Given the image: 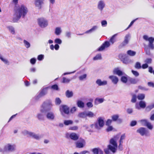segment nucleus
I'll return each instance as SVG.
<instances>
[{"mask_svg":"<svg viewBox=\"0 0 154 154\" xmlns=\"http://www.w3.org/2000/svg\"><path fill=\"white\" fill-rule=\"evenodd\" d=\"M66 96L68 98H70L73 96V94L72 91H70L69 90H67L65 93Z\"/></svg>","mask_w":154,"mask_h":154,"instance_id":"obj_25","label":"nucleus"},{"mask_svg":"<svg viewBox=\"0 0 154 154\" xmlns=\"http://www.w3.org/2000/svg\"><path fill=\"white\" fill-rule=\"evenodd\" d=\"M101 23L102 26L103 27L106 26L107 25V21L105 20L102 21Z\"/></svg>","mask_w":154,"mask_h":154,"instance_id":"obj_60","label":"nucleus"},{"mask_svg":"<svg viewBox=\"0 0 154 154\" xmlns=\"http://www.w3.org/2000/svg\"><path fill=\"white\" fill-rule=\"evenodd\" d=\"M46 118L50 120H53L55 118L54 113L51 111L47 112L45 115Z\"/></svg>","mask_w":154,"mask_h":154,"instance_id":"obj_13","label":"nucleus"},{"mask_svg":"<svg viewBox=\"0 0 154 154\" xmlns=\"http://www.w3.org/2000/svg\"><path fill=\"white\" fill-rule=\"evenodd\" d=\"M113 73L114 74L117 75L119 76H121L124 74V73L120 70L119 68H115L113 71Z\"/></svg>","mask_w":154,"mask_h":154,"instance_id":"obj_16","label":"nucleus"},{"mask_svg":"<svg viewBox=\"0 0 154 154\" xmlns=\"http://www.w3.org/2000/svg\"><path fill=\"white\" fill-rule=\"evenodd\" d=\"M143 38L145 41H149V47L152 50L154 49V45L153 43L154 41V38L152 37H149L147 35H145L143 36Z\"/></svg>","mask_w":154,"mask_h":154,"instance_id":"obj_6","label":"nucleus"},{"mask_svg":"<svg viewBox=\"0 0 154 154\" xmlns=\"http://www.w3.org/2000/svg\"><path fill=\"white\" fill-rule=\"evenodd\" d=\"M96 83L99 86H104L107 85V82L106 80L102 81L100 79H97L96 81Z\"/></svg>","mask_w":154,"mask_h":154,"instance_id":"obj_19","label":"nucleus"},{"mask_svg":"<svg viewBox=\"0 0 154 154\" xmlns=\"http://www.w3.org/2000/svg\"><path fill=\"white\" fill-rule=\"evenodd\" d=\"M102 59L101 54H97L95 57L93 58V60H96Z\"/></svg>","mask_w":154,"mask_h":154,"instance_id":"obj_35","label":"nucleus"},{"mask_svg":"<svg viewBox=\"0 0 154 154\" xmlns=\"http://www.w3.org/2000/svg\"><path fill=\"white\" fill-rule=\"evenodd\" d=\"M44 55L42 54L39 55L38 57V59L39 60H42L44 58Z\"/></svg>","mask_w":154,"mask_h":154,"instance_id":"obj_64","label":"nucleus"},{"mask_svg":"<svg viewBox=\"0 0 154 154\" xmlns=\"http://www.w3.org/2000/svg\"><path fill=\"white\" fill-rule=\"evenodd\" d=\"M106 4L103 0H100L97 3V8L100 11H102L105 7Z\"/></svg>","mask_w":154,"mask_h":154,"instance_id":"obj_12","label":"nucleus"},{"mask_svg":"<svg viewBox=\"0 0 154 154\" xmlns=\"http://www.w3.org/2000/svg\"><path fill=\"white\" fill-rule=\"evenodd\" d=\"M52 106L51 102L49 100H47L43 103L41 106L40 112H44L50 110Z\"/></svg>","mask_w":154,"mask_h":154,"instance_id":"obj_2","label":"nucleus"},{"mask_svg":"<svg viewBox=\"0 0 154 154\" xmlns=\"http://www.w3.org/2000/svg\"><path fill=\"white\" fill-rule=\"evenodd\" d=\"M131 38L130 34L128 33L126 34L124 37V41L119 45V48H121L127 45L129 43Z\"/></svg>","mask_w":154,"mask_h":154,"instance_id":"obj_7","label":"nucleus"},{"mask_svg":"<svg viewBox=\"0 0 154 154\" xmlns=\"http://www.w3.org/2000/svg\"><path fill=\"white\" fill-rule=\"evenodd\" d=\"M131 72L136 77H137L139 75V73L137 71L132 70Z\"/></svg>","mask_w":154,"mask_h":154,"instance_id":"obj_58","label":"nucleus"},{"mask_svg":"<svg viewBox=\"0 0 154 154\" xmlns=\"http://www.w3.org/2000/svg\"><path fill=\"white\" fill-rule=\"evenodd\" d=\"M63 80L62 81V82L63 83H69L70 81L72 79H68L66 78L65 77L63 78Z\"/></svg>","mask_w":154,"mask_h":154,"instance_id":"obj_49","label":"nucleus"},{"mask_svg":"<svg viewBox=\"0 0 154 154\" xmlns=\"http://www.w3.org/2000/svg\"><path fill=\"white\" fill-rule=\"evenodd\" d=\"M23 43L25 46L26 48H28L30 47V43L26 40H23Z\"/></svg>","mask_w":154,"mask_h":154,"instance_id":"obj_42","label":"nucleus"},{"mask_svg":"<svg viewBox=\"0 0 154 154\" xmlns=\"http://www.w3.org/2000/svg\"><path fill=\"white\" fill-rule=\"evenodd\" d=\"M112 120L114 121H116L118 119L119 116L118 115H114L111 117Z\"/></svg>","mask_w":154,"mask_h":154,"instance_id":"obj_50","label":"nucleus"},{"mask_svg":"<svg viewBox=\"0 0 154 154\" xmlns=\"http://www.w3.org/2000/svg\"><path fill=\"white\" fill-rule=\"evenodd\" d=\"M87 77L86 74H84L82 75H81L79 77V79L81 81H82L84 79H85Z\"/></svg>","mask_w":154,"mask_h":154,"instance_id":"obj_53","label":"nucleus"},{"mask_svg":"<svg viewBox=\"0 0 154 154\" xmlns=\"http://www.w3.org/2000/svg\"><path fill=\"white\" fill-rule=\"evenodd\" d=\"M45 0H34V4L35 6L38 9H41L44 4Z\"/></svg>","mask_w":154,"mask_h":154,"instance_id":"obj_10","label":"nucleus"},{"mask_svg":"<svg viewBox=\"0 0 154 154\" xmlns=\"http://www.w3.org/2000/svg\"><path fill=\"white\" fill-rule=\"evenodd\" d=\"M139 122L142 125L146 126L149 122L146 119H143L140 120Z\"/></svg>","mask_w":154,"mask_h":154,"instance_id":"obj_33","label":"nucleus"},{"mask_svg":"<svg viewBox=\"0 0 154 154\" xmlns=\"http://www.w3.org/2000/svg\"><path fill=\"white\" fill-rule=\"evenodd\" d=\"M117 35V34H116L114 35L110 38L109 41L112 44L114 43V42L116 41L115 37Z\"/></svg>","mask_w":154,"mask_h":154,"instance_id":"obj_41","label":"nucleus"},{"mask_svg":"<svg viewBox=\"0 0 154 154\" xmlns=\"http://www.w3.org/2000/svg\"><path fill=\"white\" fill-rule=\"evenodd\" d=\"M78 106L80 108H83L84 107V103L82 101L79 100L77 102Z\"/></svg>","mask_w":154,"mask_h":154,"instance_id":"obj_27","label":"nucleus"},{"mask_svg":"<svg viewBox=\"0 0 154 154\" xmlns=\"http://www.w3.org/2000/svg\"><path fill=\"white\" fill-rule=\"evenodd\" d=\"M49 87H47L42 88L39 91V93L42 97H43L48 93V90L49 88Z\"/></svg>","mask_w":154,"mask_h":154,"instance_id":"obj_21","label":"nucleus"},{"mask_svg":"<svg viewBox=\"0 0 154 154\" xmlns=\"http://www.w3.org/2000/svg\"><path fill=\"white\" fill-rule=\"evenodd\" d=\"M119 57L124 63L128 64L132 62V60L128 58V56L126 54H120Z\"/></svg>","mask_w":154,"mask_h":154,"instance_id":"obj_5","label":"nucleus"},{"mask_svg":"<svg viewBox=\"0 0 154 154\" xmlns=\"http://www.w3.org/2000/svg\"><path fill=\"white\" fill-rule=\"evenodd\" d=\"M103 119L101 117H99L97 121L94 122L95 128L100 130L104 125Z\"/></svg>","mask_w":154,"mask_h":154,"instance_id":"obj_3","label":"nucleus"},{"mask_svg":"<svg viewBox=\"0 0 154 154\" xmlns=\"http://www.w3.org/2000/svg\"><path fill=\"white\" fill-rule=\"evenodd\" d=\"M37 22L39 26L42 28L46 27L48 25V22L47 20L43 17H41L37 19Z\"/></svg>","mask_w":154,"mask_h":154,"instance_id":"obj_4","label":"nucleus"},{"mask_svg":"<svg viewBox=\"0 0 154 154\" xmlns=\"http://www.w3.org/2000/svg\"><path fill=\"white\" fill-rule=\"evenodd\" d=\"M73 121L71 120H65L64 121V124L66 125H68L73 123Z\"/></svg>","mask_w":154,"mask_h":154,"instance_id":"obj_37","label":"nucleus"},{"mask_svg":"<svg viewBox=\"0 0 154 154\" xmlns=\"http://www.w3.org/2000/svg\"><path fill=\"white\" fill-rule=\"evenodd\" d=\"M127 54L131 56H134L135 55L136 52L131 50H129L127 51Z\"/></svg>","mask_w":154,"mask_h":154,"instance_id":"obj_34","label":"nucleus"},{"mask_svg":"<svg viewBox=\"0 0 154 154\" xmlns=\"http://www.w3.org/2000/svg\"><path fill=\"white\" fill-rule=\"evenodd\" d=\"M60 111L61 115L64 116V114H68L69 112V107L66 105L61 106L60 107Z\"/></svg>","mask_w":154,"mask_h":154,"instance_id":"obj_8","label":"nucleus"},{"mask_svg":"<svg viewBox=\"0 0 154 154\" xmlns=\"http://www.w3.org/2000/svg\"><path fill=\"white\" fill-rule=\"evenodd\" d=\"M139 105L140 107L145 108L146 106V103L144 101H141L139 103Z\"/></svg>","mask_w":154,"mask_h":154,"instance_id":"obj_39","label":"nucleus"},{"mask_svg":"<svg viewBox=\"0 0 154 154\" xmlns=\"http://www.w3.org/2000/svg\"><path fill=\"white\" fill-rule=\"evenodd\" d=\"M0 59L5 64H7L8 65L9 64V62L8 60L4 58L1 54H0Z\"/></svg>","mask_w":154,"mask_h":154,"instance_id":"obj_28","label":"nucleus"},{"mask_svg":"<svg viewBox=\"0 0 154 154\" xmlns=\"http://www.w3.org/2000/svg\"><path fill=\"white\" fill-rule=\"evenodd\" d=\"M109 78L111 80L112 83L114 84H116L119 81L118 78L116 76L110 75L109 77Z\"/></svg>","mask_w":154,"mask_h":154,"instance_id":"obj_18","label":"nucleus"},{"mask_svg":"<svg viewBox=\"0 0 154 154\" xmlns=\"http://www.w3.org/2000/svg\"><path fill=\"white\" fill-rule=\"evenodd\" d=\"M92 151L93 154H103V151L99 148L93 149Z\"/></svg>","mask_w":154,"mask_h":154,"instance_id":"obj_20","label":"nucleus"},{"mask_svg":"<svg viewBox=\"0 0 154 154\" xmlns=\"http://www.w3.org/2000/svg\"><path fill=\"white\" fill-rule=\"evenodd\" d=\"M71 32H70L67 31L65 33V36L68 38H71Z\"/></svg>","mask_w":154,"mask_h":154,"instance_id":"obj_57","label":"nucleus"},{"mask_svg":"<svg viewBox=\"0 0 154 154\" xmlns=\"http://www.w3.org/2000/svg\"><path fill=\"white\" fill-rule=\"evenodd\" d=\"M62 42V40L59 38H56L54 40V42L56 43V44H61Z\"/></svg>","mask_w":154,"mask_h":154,"instance_id":"obj_55","label":"nucleus"},{"mask_svg":"<svg viewBox=\"0 0 154 154\" xmlns=\"http://www.w3.org/2000/svg\"><path fill=\"white\" fill-rule=\"evenodd\" d=\"M121 80L122 82L124 83H126L127 82L128 79L125 76H122L121 78Z\"/></svg>","mask_w":154,"mask_h":154,"instance_id":"obj_45","label":"nucleus"},{"mask_svg":"<svg viewBox=\"0 0 154 154\" xmlns=\"http://www.w3.org/2000/svg\"><path fill=\"white\" fill-rule=\"evenodd\" d=\"M51 88L55 90H58L59 89L58 87L57 84L52 85L51 86Z\"/></svg>","mask_w":154,"mask_h":154,"instance_id":"obj_56","label":"nucleus"},{"mask_svg":"<svg viewBox=\"0 0 154 154\" xmlns=\"http://www.w3.org/2000/svg\"><path fill=\"white\" fill-rule=\"evenodd\" d=\"M78 116L81 118H84L86 117V111L80 112L79 113Z\"/></svg>","mask_w":154,"mask_h":154,"instance_id":"obj_32","label":"nucleus"},{"mask_svg":"<svg viewBox=\"0 0 154 154\" xmlns=\"http://www.w3.org/2000/svg\"><path fill=\"white\" fill-rule=\"evenodd\" d=\"M10 32L13 34H14L15 31L14 28L12 26H8L7 27Z\"/></svg>","mask_w":154,"mask_h":154,"instance_id":"obj_29","label":"nucleus"},{"mask_svg":"<svg viewBox=\"0 0 154 154\" xmlns=\"http://www.w3.org/2000/svg\"><path fill=\"white\" fill-rule=\"evenodd\" d=\"M86 116H88L89 118H92L96 116L95 114L90 111H86Z\"/></svg>","mask_w":154,"mask_h":154,"instance_id":"obj_26","label":"nucleus"},{"mask_svg":"<svg viewBox=\"0 0 154 154\" xmlns=\"http://www.w3.org/2000/svg\"><path fill=\"white\" fill-rule=\"evenodd\" d=\"M120 137L119 134H117L111 139L110 140V143L111 144H117V141Z\"/></svg>","mask_w":154,"mask_h":154,"instance_id":"obj_15","label":"nucleus"},{"mask_svg":"<svg viewBox=\"0 0 154 154\" xmlns=\"http://www.w3.org/2000/svg\"><path fill=\"white\" fill-rule=\"evenodd\" d=\"M105 100L104 98H96L94 100V103L95 105H97L99 104L103 103Z\"/></svg>","mask_w":154,"mask_h":154,"instance_id":"obj_22","label":"nucleus"},{"mask_svg":"<svg viewBox=\"0 0 154 154\" xmlns=\"http://www.w3.org/2000/svg\"><path fill=\"white\" fill-rule=\"evenodd\" d=\"M153 108H154V103L147 106L146 108V110L147 111H149Z\"/></svg>","mask_w":154,"mask_h":154,"instance_id":"obj_43","label":"nucleus"},{"mask_svg":"<svg viewBox=\"0 0 154 154\" xmlns=\"http://www.w3.org/2000/svg\"><path fill=\"white\" fill-rule=\"evenodd\" d=\"M125 134H123L121 136L119 140V144H122L123 143V140L125 138Z\"/></svg>","mask_w":154,"mask_h":154,"instance_id":"obj_38","label":"nucleus"},{"mask_svg":"<svg viewBox=\"0 0 154 154\" xmlns=\"http://www.w3.org/2000/svg\"><path fill=\"white\" fill-rule=\"evenodd\" d=\"M86 142L84 140L80 138L76 144H85Z\"/></svg>","mask_w":154,"mask_h":154,"instance_id":"obj_36","label":"nucleus"},{"mask_svg":"<svg viewBox=\"0 0 154 154\" xmlns=\"http://www.w3.org/2000/svg\"><path fill=\"white\" fill-rule=\"evenodd\" d=\"M31 132H29L27 130H25L22 132V133L25 136L28 135V136H27L29 137Z\"/></svg>","mask_w":154,"mask_h":154,"instance_id":"obj_48","label":"nucleus"},{"mask_svg":"<svg viewBox=\"0 0 154 154\" xmlns=\"http://www.w3.org/2000/svg\"><path fill=\"white\" fill-rule=\"evenodd\" d=\"M42 97V96L39 93L38 95H36L34 97L33 99L37 101Z\"/></svg>","mask_w":154,"mask_h":154,"instance_id":"obj_52","label":"nucleus"},{"mask_svg":"<svg viewBox=\"0 0 154 154\" xmlns=\"http://www.w3.org/2000/svg\"><path fill=\"white\" fill-rule=\"evenodd\" d=\"M98 26H93L91 29L86 31L85 32V33H91L95 31L98 28Z\"/></svg>","mask_w":154,"mask_h":154,"instance_id":"obj_24","label":"nucleus"},{"mask_svg":"<svg viewBox=\"0 0 154 154\" xmlns=\"http://www.w3.org/2000/svg\"><path fill=\"white\" fill-rule=\"evenodd\" d=\"M83 127L85 128L89 132H93L94 131L92 129H91V128H90L87 125H84Z\"/></svg>","mask_w":154,"mask_h":154,"instance_id":"obj_51","label":"nucleus"},{"mask_svg":"<svg viewBox=\"0 0 154 154\" xmlns=\"http://www.w3.org/2000/svg\"><path fill=\"white\" fill-rule=\"evenodd\" d=\"M134 67L137 69H140L141 67L140 63L139 62H136L135 65Z\"/></svg>","mask_w":154,"mask_h":154,"instance_id":"obj_47","label":"nucleus"},{"mask_svg":"<svg viewBox=\"0 0 154 154\" xmlns=\"http://www.w3.org/2000/svg\"><path fill=\"white\" fill-rule=\"evenodd\" d=\"M61 101L60 99L59 98H56L55 100V104L56 105H59L60 104Z\"/></svg>","mask_w":154,"mask_h":154,"instance_id":"obj_59","label":"nucleus"},{"mask_svg":"<svg viewBox=\"0 0 154 154\" xmlns=\"http://www.w3.org/2000/svg\"><path fill=\"white\" fill-rule=\"evenodd\" d=\"M37 117L40 120H44V115L41 113H39L37 114Z\"/></svg>","mask_w":154,"mask_h":154,"instance_id":"obj_31","label":"nucleus"},{"mask_svg":"<svg viewBox=\"0 0 154 154\" xmlns=\"http://www.w3.org/2000/svg\"><path fill=\"white\" fill-rule=\"evenodd\" d=\"M130 82L132 84H136L138 82L139 79L137 78H130L129 79Z\"/></svg>","mask_w":154,"mask_h":154,"instance_id":"obj_23","label":"nucleus"},{"mask_svg":"<svg viewBox=\"0 0 154 154\" xmlns=\"http://www.w3.org/2000/svg\"><path fill=\"white\" fill-rule=\"evenodd\" d=\"M62 32L61 28L60 27H56L55 29V33L57 35H59Z\"/></svg>","mask_w":154,"mask_h":154,"instance_id":"obj_30","label":"nucleus"},{"mask_svg":"<svg viewBox=\"0 0 154 154\" xmlns=\"http://www.w3.org/2000/svg\"><path fill=\"white\" fill-rule=\"evenodd\" d=\"M28 11L27 8L24 5H22L18 7L16 6L13 20L14 22H17L21 17L24 18L27 14Z\"/></svg>","mask_w":154,"mask_h":154,"instance_id":"obj_1","label":"nucleus"},{"mask_svg":"<svg viewBox=\"0 0 154 154\" xmlns=\"http://www.w3.org/2000/svg\"><path fill=\"white\" fill-rule=\"evenodd\" d=\"M152 59L150 58H147L145 60V62L147 64L151 63L152 62Z\"/></svg>","mask_w":154,"mask_h":154,"instance_id":"obj_61","label":"nucleus"},{"mask_svg":"<svg viewBox=\"0 0 154 154\" xmlns=\"http://www.w3.org/2000/svg\"><path fill=\"white\" fill-rule=\"evenodd\" d=\"M145 97V95L143 94H139L137 96V98L139 100H143L144 99Z\"/></svg>","mask_w":154,"mask_h":154,"instance_id":"obj_40","label":"nucleus"},{"mask_svg":"<svg viewBox=\"0 0 154 154\" xmlns=\"http://www.w3.org/2000/svg\"><path fill=\"white\" fill-rule=\"evenodd\" d=\"M137 97L136 94H134L132 95V98L131 100V102L132 103H134L137 101Z\"/></svg>","mask_w":154,"mask_h":154,"instance_id":"obj_46","label":"nucleus"},{"mask_svg":"<svg viewBox=\"0 0 154 154\" xmlns=\"http://www.w3.org/2000/svg\"><path fill=\"white\" fill-rule=\"evenodd\" d=\"M86 106L88 108H91L93 106V105L91 102H88L86 103Z\"/></svg>","mask_w":154,"mask_h":154,"instance_id":"obj_63","label":"nucleus"},{"mask_svg":"<svg viewBox=\"0 0 154 154\" xmlns=\"http://www.w3.org/2000/svg\"><path fill=\"white\" fill-rule=\"evenodd\" d=\"M147 128L150 130H152L153 128V126L151 125V123L148 122L146 126Z\"/></svg>","mask_w":154,"mask_h":154,"instance_id":"obj_54","label":"nucleus"},{"mask_svg":"<svg viewBox=\"0 0 154 154\" xmlns=\"http://www.w3.org/2000/svg\"><path fill=\"white\" fill-rule=\"evenodd\" d=\"M14 145H8V150L12 151L14 150L15 149Z\"/></svg>","mask_w":154,"mask_h":154,"instance_id":"obj_44","label":"nucleus"},{"mask_svg":"<svg viewBox=\"0 0 154 154\" xmlns=\"http://www.w3.org/2000/svg\"><path fill=\"white\" fill-rule=\"evenodd\" d=\"M137 132L140 134L142 136H149V135L148 131L144 128H140L137 130Z\"/></svg>","mask_w":154,"mask_h":154,"instance_id":"obj_9","label":"nucleus"},{"mask_svg":"<svg viewBox=\"0 0 154 154\" xmlns=\"http://www.w3.org/2000/svg\"><path fill=\"white\" fill-rule=\"evenodd\" d=\"M36 59L35 58H31L30 60V63L32 64H34L36 62Z\"/></svg>","mask_w":154,"mask_h":154,"instance_id":"obj_62","label":"nucleus"},{"mask_svg":"<svg viewBox=\"0 0 154 154\" xmlns=\"http://www.w3.org/2000/svg\"><path fill=\"white\" fill-rule=\"evenodd\" d=\"M29 137L35 139L37 140H40L42 137L39 134H36L35 133L32 132H31L30 133Z\"/></svg>","mask_w":154,"mask_h":154,"instance_id":"obj_17","label":"nucleus"},{"mask_svg":"<svg viewBox=\"0 0 154 154\" xmlns=\"http://www.w3.org/2000/svg\"><path fill=\"white\" fill-rule=\"evenodd\" d=\"M66 137L67 138H70L74 140H77L79 138V136L74 133H72L71 134L67 133L66 134Z\"/></svg>","mask_w":154,"mask_h":154,"instance_id":"obj_11","label":"nucleus"},{"mask_svg":"<svg viewBox=\"0 0 154 154\" xmlns=\"http://www.w3.org/2000/svg\"><path fill=\"white\" fill-rule=\"evenodd\" d=\"M110 45L109 42L106 41L98 49V51H101L103 50L105 48L109 47Z\"/></svg>","mask_w":154,"mask_h":154,"instance_id":"obj_14","label":"nucleus"}]
</instances>
